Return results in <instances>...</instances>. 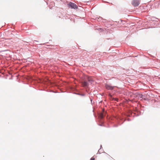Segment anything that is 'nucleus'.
Listing matches in <instances>:
<instances>
[{
    "label": "nucleus",
    "instance_id": "nucleus-1",
    "mask_svg": "<svg viewBox=\"0 0 160 160\" xmlns=\"http://www.w3.org/2000/svg\"><path fill=\"white\" fill-rule=\"evenodd\" d=\"M88 81L90 83H92V80L91 77L86 76H85L84 79L82 80L81 82L82 84L83 87H87L88 86L89 84Z\"/></svg>",
    "mask_w": 160,
    "mask_h": 160
},
{
    "label": "nucleus",
    "instance_id": "nucleus-2",
    "mask_svg": "<svg viewBox=\"0 0 160 160\" xmlns=\"http://www.w3.org/2000/svg\"><path fill=\"white\" fill-rule=\"evenodd\" d=\"M68 7H71L72 8L76 9L78 8V7L77 5L75 4L72 2H70L68 3Z\"/></svg>",
    "mask_w": 160,
    "mask_h": 160
},
{
    "label": "nucleus",
    "instance_id": "nucleus-3",
    "mask_svg": "<svg viewBox=\"0 0 160 160\" xmlns=\"http://www.w3.org/2000/svg\"><path fill=\"white\" fill-rule=\"evenodd\" d=\"M132 4L134 6H138L140 4L139 1V0H133Z\"/></svg>",
    "mask_w": 160,
    "mask_h": 160
},
{
    "label": "nucleus",
    "instance_id": "nucleus-4",
    "mask_svg": "<svg viewBox=\"0 0 160 160\" xmlns=\"http://www.w3.org/2000/svg\"><path fill=\"white\" fill-rule=\"evenodd\" d=\"M105 87L107 89L109 90H112L114 87L108 84H106Z\"/></svg>",
    "mask_w": 160,
    "mask_h": 160
},
{
    "label": "nucleus",
    "instance_id": "nucleus-5",
    "mask_svg": "<svg viewBox=\"0 0 160 160\" xmlns=\"http://www.w3.org/2000/svg\"><path fill=\"white\" fill-rule=\"evenodd\" d=\"M104 117V114L102 113H101L99 116V117L100 119H102Z\"/></svg>",
    "mask_w": 160,
    "mask_h": 160
},
{
    "label": "nucleus",
    "instance_id": "nucleus-6",
    "mask_svg": "<svg viewBox=\"0 0 160 160\" xmlns=\"http://www.w3.org/2000/svg\"><path fill=\"white\" fill-rule=\"evenodd\" d=\"M109 96L110 98L111 99H112V100H116V101H118V99H117V98H112V95H111V94H109Z\"/></svg>",
    "mask_w": 160,
    "mask_h": 160
},
{
    "label": "nucleus",
    "instance_id": "nucleus-7",
    "mask_svg": "<svg viewBox=\"0 0 160 160\" xmlns=\"http://www.w3.org/2000/svg\"><path fill=\"white\" fill-rule=\"evenodd\" d=\"M75 94H76L80 95L81 96H85V94H81V93H75Z\"/></svg>",
    "mask_w": 160,
    "mask_h": 160
},
{
    "label": "nucleus",
    "instance_id": "nucleus-8",
    "mask_svg": "<svg viewBox=\"0 0 160 160\" xmlns=\"http://www.w3.org/2000/svg\"><path fill=\"white\" fill-rule=\"evenodd\" d=\"M102 149H99L98 151V153H97V154H100L101 152H102Z\"/></svg>",
    "mask_w": 160,
    "mask_h": 160
},
{
    "label": "nucleus",
    "instance_id": "nucleus-9",
    "mask_svg": "<svg viewBox=\"0 0 160 160\" xmlns=\"http://www.w3.org/2000/svg\"><path fill=\"white\" fill-rule=\"evenodd\" d=\"M90 160H95V158H94L92 157L91 158Z\"/></svg>",
    "mask_w": 160,
    "mask_h": 160
},
{
    "label": "nucleus",
    "instance_id": "nucleus-10",
    "mask_svg": "<svg viewBox=\"0 0 160 160\" xmlns=\"http://www.w3.org/2000/svg\"><path fill=\"white\" fill-rule=\"evenodd\" d=\"M101 19H102V18L101 17H100V18H98V19L97 20H98V19H99V20H100Z\"/></svg>",
    "mask_w": 160,
    "mask_h": 160
},
{
    "label": "nucleus",
    "instance_id": "nucleus-11",
    "mask_svg": "<svg viewBox=\"0 0 160 160\" xmlns=\"http://www.w3.org/2000/svg\"><path fill=\"white\" fill-rule=\"evenodd\" d=\"M102 148V145H100V149H101V148Z\"/></svg>",
    "mask_w": 160,
    "mask_h": 160
},
{
    "label": "nucleus",
    "instance_id": "nucleus-12",
    "mask_svg": "<svg viewBox=\"0 0 160 160\" xmlns=\"http://www.w3.org/2000/svg\"><path fill=\"white\" fill-rule=\"evenodd\" d=\"M141 95L142 96L140 97V98H142V95Z\"/></svg>",
    "mask_w": 160,
    "mask_h": 160
},
{
    "label": "nucleus",
    "instance_id": "nucleus-13",
    "mask_svg": "<svg viewBox=\"0 0 160 160\" xmlns=\"http://www.w3.org/2000/svg\"><path fill=\"white\" fill-rule=\"evenodd\" d=\"M91 102L92 101V99H91Z\"/></svg>",
    "mask_w": 160,
    "mask_h": 160
}]
</instances>
